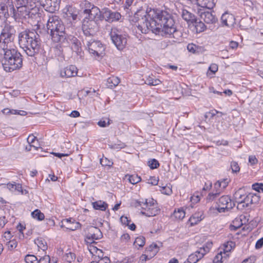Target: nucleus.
Returning a JSON list of instances; mask_svg holds the SVG:
<instances>
[{
	"label": "nucleus",
	"instance_id": "obj_1",
	"mask_svg": "<svg viewBox=\"0 0 263 263\" xmlns=\"http://www.w3.org/2000/svg\"><path fill=\"white\" fill-rule=\"evenodd\" d=\"M137 23V27L142 33L146 34L151 31L156 35L171 37L177 31L172 14L157 9L147 7Z\"/></svg>",
	"mask_w": 263,
	"mask_h": 263
},
{
	"label": "nucleus",
	"instance_id": "obj_2",
	"mask_svg": "<svg viewBox=\"0 0 263 263\" xmlns=\"http://www.w3.org/2000/svg\"><path fill=\"white\" fill-rule=\"evenodd\" d=\"M18 44L26 54L34 57L40 50L41 40L39 34L33 30L25 29L18 34Z\"/></svg>",
	"mask_w": 263,
	"mask_h": 263
},
{
	"label": "nucleus",
	"instance_id": "obj_3",
	"mask_svg": "<svg viewBox=\"0 0 263 263\" xmlns=\"http://www.w3.org/2000/svg\"><path fill=\"white\" fill-rule=\"evenodd\" d=\"M46 25L47 32L53 42L58 43L65 39V25L59 16L55 15L49 16Z\"/></svg>",
	"mask_w": 263,
	"mask_h": 263
},
{
	"label": "nucleus",
	"instance_id": "obj_4",
	"mask_svg": "<svg viewBox=\"0 0 263 263\" xmlns=\"http://www.w3.org/2000/svg\"><path fill=\"white\" fill-rule=\"evenodd\" d=\"M4 69L7 72H11L20 69L23 66V59L21 54L15 49L7 51L2 60Z\"/></svg>",
	"mask_w": 263,
	"mask_h": 263
},
{
	"label": "nucleus",
	"instance_id": "obj_5",
	"mask_svg": "<svg viewBox=\"0 0 263 263\" xmlns=\"http://www.w3.org/2000/svg\"><path fill=\"white\" fill-rule=\"evenodd\" d=\"M135 206H141L142 210L141 214L147 217L155 216L160 213V209L158 207L156 201L153 199L149 201L145 199L144 202L137 200Z\"/></svg>",
	"mask_w": 263,
	"mask_h": 263
},
{
	"label": "nucleus",
	"instance_id": "obj_6",
	"mask_svg": "<svg viewBox=\"0 0 263 263\" xmlns=\"http://www.w3.org/2000/svg\"><path fill=\"white\" fill-rule=\"evenodd\" d=\"M98 17H84L83 20L82 29L85 38L92 37L98 29L97 18Z\"/></svg>",
	"mask_w": 263,
	"mask_h": 263
},
{
	"label": "nucleus",
	"instance_id": "obj_7",
	"mask_svg": "<svg viewBox=\"0 0 263 263\" xmlns=\"http://www.w3.org/2000/svg\"><path fill=\"white\" fill-rule=\"evenodd\" d=\"M110 38L114 44L118 49H123L127 43V39L125 35L121 34V31L117 28H112L109 33Z\"/></svg>",
	"mask_w": 263,
	"mask_h": 263
},
{
	"label": "nucleus",
	"instance_id": "obj_8",
	"mask_svg": "<svg viewBox=\"0 0 263 263\" xmlns=\"http://www.w3.org/2000/svg\"><path fill=\"white\" fill-rule=\"evenodd\" d=\"M80 6L81 7V13L84 15V17L92 18L100 16L101 11L100 9L90 2L85 1L81 3Z\"/></svg>",
	"mask_w": 263,
	"mask_h": 263
},
{
	"label": "nucleus",
	"instance_id": "obj_9",
	"mask_svg": "<svg viewBox=\"0 0 263 263\" xmlns=\"http://www.w3.org/2000/svg\"><path fill=\"white\" fill-rule=\"evenodd\" d=\"M86 42V47L90 54L99 56L104 51V47L99 41H95L92 37L85 38L83 40Z\"/></svg>",
	"mask_w": 263,
	"mask_h": 263
},
{
	"label": "nucleus",
	"instance_id": "obj_10",
	"mask_svg": "<svg viewBox=\"0 0 263 263\" xmlns=\"http://www.w3.org/2000/svg\"><path fill=\"white\" fill-rule=\"evenodd\" d=\"M65 39L61 40L58 43L63 46L70 45L71 49L77 54L81 53L82 51L81 43L77 37L71 34H66Z\"/></svg>",
	"mask_w": 263,
	"mask_h": 263
},
{
	"label": "nucleus",
	"instance_id": "obj_11",
	"mask_svg": "<svg viewBox=\"0 0 263 263\" xmlns=\"http://www.w3.org/2000/svg\"><path fill=\"white\" fill-rule=\"evenodd\" d=\"M216 209L219 213L227 212L233 209L235 205L228 195L220 197L216 202Z\"/></svg>",
	"mask_w": 263,
	"mask_h": 263
},
{
	"label": "nucleus",
	"instance_id": "obj_12",
	"mask_svg": "<svg viewBox=\"0 0 263 263\" xmlns=\"http://www.w3.org/2000/svg\"><path fill=\"white\" fill-rule=\"evenodd\" d=\"M15 33L16 31L14 26L7 24L1 31L0 39L6 41V42L11 43L14 41Z\"/></svg>",
	"mask_w": 263,
	"mask_h": 263
},
{
	"label": "nucleus",
	"instance_id": "obj_13",
	"mask_svg": "<svg viewBox=\"0 0 263 263\" xmlns=\"http://www.w3.org/2000/svg\"><path fill=\"white\" fill-rule=\"evenodd\" d=\"M37 2L47 11L53 13L59 9L61 0H38Z\"/></svg>",
	"mask_w": 263,
	"mask_h": 263
},
{
	"label": "nucleus",
	"instance_id": "obj_14",
	"mask_svg": "<svg viewBox=\"0 0 263 263\" xmlns=\"http://www.w3.org/2000/svg\"><path fill=\"white\" fill-rule=\"evenodd\" d=\"M29 5L16 7V10H15V12L12 14L15 20L29 18Z\"/></svg>",
	"mask_w": 263,
	"mask_h": 263
},
{
	"label": "nucleus",
	"instance_id": "obj_15",
	"mask_svg": "<svg viewBox=\"0 0 263 263\" xmlns=\"http://www.w3.org/2000/svg\"><path fill=\"white\" fill-rule=\"evenodd\" d=\"M210 251V248H199L194 253L189 255L187 263H196Z\"/></svg>",
	"mask_w": 263,
	"mask_h": 263
},
{
	"label": "nucleus",
	"instance_id": "obj_16",
	"mask_svg": "<svg viewBox=\"0 0 263 263\" xmlns=\"http://www.w3.org/2000/svg\"><path fill=\"white\" fill-rule=\"evenodd\" d=\"M214 13L212 11L202 12L200 14V18L207 24L214 25L218 22V19Z\"/></svg>",
	"mask_w": 263,
	"mask_h": 263
},
{
	"label": "nucleus",
	"instance_id": "obj_17",
	"mask_svg": "<svg viewBox=\"0 0 263 263\" xmlns=\"http://www.w3.org/2000/svg\"><path fill=\"white\" fill-rule=\"evenodd\" d=\"M61 227L70 231H74L80 227V224L71 218L65 219L62 221Z\"/></svg>",
	"mask_w": 263,
	"mask_h": 263
},
{
	"label": "nucleus",
	"instance_id": "obj_18",
	"mask_svg": "<svg viewBox=\"0 0 263 263\" xmlns=\"http://www.w3.org/2000/svg\"><path fill=\"white\" fill-rule=\"evenodd\" d=\"M103 16L106 21L112 22L118 21L121 16L120 13L118 12L112 11L109 9H106L103 12Z\"/></svg>",
	"mask_w": 263,
	"mask_h": 263
},
{
	"label": "nucleus",
	"instance_id": "obj_19",
	"mask_svg": "<svg viewBox=\"0 0 263 263\" xmlns=\"http://www.w3.org/2000/svg\"><path fill=\"white\" fill-rule=\"evenodd\" d=\"M223 190L221 189L220 183L218 181L214 184L213 191L210 193L206 197V200L209 202L215 200L222 192Z\"/></svg>",
	"mask_w": 263,
	"mask_h": 263
},
{
	"label": "nucleus",
	"instance_id": "obj_20",
	"mask_svg": "<svg viewBox=\"0 0 263 263\" xmlns=\"http://www.w3.org/2000/svg\"><path fill=\"white\" fill-rule=\"evenodd\" d=\"M228 248H224L222 251H220L213 259V263H222L224 259H227L229 256V253L231 249L227 250Z\"/></svg>",
	"mask_w": 263,
	"mask_h": 263
},
{
	"label": "nucleus",
	"instance_id": "obj_21",
	"mask_svg": "<svg viewBox=\"0 0 263 263\" xmlns=\"http://www.w3.org/2000/svg\"><path fill=\"white\" fill-rule=\"evenodd\" d=\"M221 20L223 25L228 27L232 26L235 23L234 16L228 12H225L222 15Z\"/></svg>",
	"mask_w": 263,
	"mask_h": 263
},
{
	"label": "nucleus",
	"instance_id": "obj_22",
	"mask_svg": "<svg viewBox=\"0 0 263 263\" xmlns=\"http://www.w3.org/2000/svg\"><path fill=\"white\" fill-rule=\"evenodd\" d=\"M77 68L74 66L70 65L64 68V70L61 71L62 77L70 78L76 76L77 74Z\"/></svg>",
	"mask_w": 263,
	"mask_h": 263
},
{
	"label": "nucleus",
	"instance_id": "obj_23",
	"mask_svg": "<svg viewBox=\"0 0 263 263\" xmlns=\"http://www.w3.org/2000/svg\"><path fill=\"white\" fill-rule=\"evenodd\" d=\"M181 10V15L183 20L192 24L196 22V18L193 13L184 9H182Z\"/></svg>",
	"mask_w": 263,
	"mask_h": 263
},
{
	"label": "nucleus",
	"instance_id": "obj_24",
	"mask_svg": "<svg viewBox=\"0 0 263 263\" xmlns=\"http://www.w3.org/2000/svg\"><path fill=\"white\" fill-rule=\"evenodd\" d=\"M89 236L95 240L100 239L102 237V234L100 230L96 227H90L88 229Z\"/></svg>",
	"mask_w": 263,
	"mask_h": 263
},
{
	"label": "nucleus",
	"instance_id": "obj_25",
	"mask_svg": "<svg viewBox=\"0 0 263 263\" xmlns=\"http://www.w3.org/2000/svg\"><path fill=\"white\" fill-rule=\"evenodd\" d=\"M245 202L249 206L259 202V196L255 194L250 193L244 198Z\"/></svg>",
	"mask_w": 263,
	"mask_h": 263
},
{
	"label": "nucleus",
	"instance_id": "obj_26",
	"mask_svg": "<svg viewBox=\"0 0 263 263\" xmlns=\"http://www.w3.org/2000/svg\"><path fill=\"white\" fill-rule=\"evenodd\" d=\"M187 49L190 52L196 54L202 53L204 51L203 47L196 45L193 43L189 44L187 46Z\"/></svg>",
	"mask_w": 263,
	"mask_h": 263
},
{
	"label": "nucleus",
	"instance_id": "obj_27",
	"mask_svg": "<svg viewBox=\"0 0 263 263\" xmlns=\"http://www.w3.org/2000/svg\"><path fill=\"white\" fill-rule=\"evenodd\" d=\"M197 4L201 7L211 9L215 6V0H196Z\"/></svg>",
	"mask_w": 263,
	"mask_h": 263
},
{
	"label": "nucleus",
	"instance_id": "obj_28",
	"mask_svg": "<svg viewBox=\"0 0 263 263\" xmlns=\"http://www.w3.org/2000/svg\"><path fill=\"white\" fill-rule=\"evenodd\" d=\"M203 218V213L199 212L194 213L190 218L189 221L191 226L195 225Z\"/></svg>",
	"mask_w": 263,
	"mask_h": 263
},
{
	"label": "nucleus",
	"instance_id": "obj_29",
	"mask_svg": "<svg viewBox=\"0 0 263 263\" xmlns=\"http://www.w3.org/2000/svg\"><path fill=\"white\" fill-rule=\"evenodd\" d=\"M29 18H34L36 15L39 14V8L35 6L34 3L32 2V3L29 4Z\"/></svg>",
	"mask_w": 263,
	"mask_h": 263
},
{
	"label": "nucleus",
	"instance_id": "obj_30",
	"mask_svg": "<svg viewBox=\"0 0 263 263\" xmlns=\"http://www.w3.org/2000/svg\"><path fill=\"white\" fill-rule=\"evenodd\" d=\"M93 208L95 210L104 211L108 207V204L102 200H98L92 203Z\"/></svg>",
	"mask_w": 263,
	"mask_h": 263
},
{
	"label": "nucleus",
	"instance_id": "obj_31",
	"mask_svg": "<svg viewBox=\"0 0 263 263\" xmlns=\"http://www.w3.org/2000/svg\"><path fill=\"white\" fill-rule=\"evenodd\" d=\"M120 82V79L118 77L111 76L107 79V85L108 87L112 88L117 86Z\"/></svg>",
	"mask_w": 263,
	"mask_h": 263
},
{
	"label": "nucleus",
	"instance_id": "obj_32",
	"mask_svg": "<svg viewBox=\"0 0 263 263\" xmlns=\"http://www.w3.org/2000/svg\"><path fill=\"white\" fill-rule=\"evenodd\" d=\"M161 81L156 79L155 77L153 75L149 76L145 80V83L152 86H156L160 84Z\"/></svg>",
	"mask_w": 263,
	"mask_h": 263
},
{
	"label": "nucleus",
	"instance_id": "obj_33",
	"mask_svg": "<svg viewBox=\"0 0 263 263\" xmlns=\"http://www.w3.org/2000/svg\"><path fill=\"white\" fill-rule=\"evenodd\" d=\"M245 197L244 190L241 189L238 190L234 194V199L236 202H239L240 201H243V199Z\"/></svg>",
	"mask_w": 263,
	"mask_h": 263
},
{
	"label": "nucleus",
	"instance_id": "obj_34",
	"mask_svg": "<svg viewBox=\"0 0 263 263\" xmlns=\"http://www.w3.org/2000/svg\"><path fill=\"white\" fill-rule=\"evenodd\" d=\"M241 219L239 217H236L233 221L232 223L230 225V228L231 230L235 231L240 228L243 224L241 221Z\"/></svg>",
	"mask_w": 263,
	"mask_h": 263
},
{
	"label": "nucleus",
	"instance_id": "obj_35",
	"mask_svg": "<svg viewBox=\"0 0 263 263\" xmlns=\"http://www.w3.org/2000/svg\"><path fill=\"white\" fill-rule=\"evenodd\" d=\"M88 250L92 255L98 256L101 259L104 257L102 251L98 248H88Z\"/></svg>",
	"mask_w": 263,
	"mask_h": 263
},
{
	"label": "nucleus",
	"instance_id": "obj_36",
	"mask_svg": "<svg viewBox=\"0 0 263 263\" xmlns=\"http://www.w3.org/2000/svg\"><path fill=\"white\" fill-rule=\"evenodd\" d=\"M193 24L195 26L196 32L198 33L204 31L206 27L205 24L201 21L197 22V19L196 22H195Z\"/></svg>",
	"mask_w": 263,
	"mask_h": 263
},
{
	"label": "nucleus",
	"instance_id": "obj_37",
	"mask_svg": "<svg viewBox=\"0 0 263 263\" xmlns=\"http://www.w3.org/2000/svg\"><path fill=\"white\" fill-rule=\"evenodd\" d=\"M173 215L176 219L182 220L185 217V213L183 209L181 208L178 209L177 211L175 210Z\"/></svg>",
	"mask_w": 263,
	"mask_h": 263
},
{
	"label": "nucleus",
	"instance_id": "obj_38",
	"mask_svg": "<svg viewBox=\"0 0 263 263\" xmlns=\"http://www.w3.org/2000/svg\"><path fill=\"white\" fill-rule=\"evenodd\" d=\"M1 3L9 9L11 14H13V13L15 12V9L12 0H4V2H2Z\"/></svg>",
	"mask_w": 263,
	"mask_h": 263
},
{
	"label": "nucleus",
	"instance_id": "obj_39",
	"mask_svg": "<svg viewBox=\"0 0 263 263\" xmlns=\"http://www.w3.org/2000/svg\"><path fill=\"white\" fill-rule=\"evenodd\" d=\"M9 9L1 3L0 5V18L2 17L8 18L9 16Z\"/></svg>",
	"mask_w": 263,
	"mask_h": 263
},
{
	"label": "nucleus",
	"instance_id": "obj_40",
	"mask_svg": "<svg viewBox=\"0 0 263 263\" xmlns=\"http://www.w3.org/2000/svg\"><path fill=\"white\" fill-rule=\"evenodd\" d=\"M31 215L34 218L38 220H42L45 218L44 214L38 209H36L32 212L31 213Z\"/></svg>",
	"mask_w": 263,
	"mask_h": 263
},
{
	"label": "nucleus",
	"instance_id": "obj_41",
	"mask_svg": "<svg viewBox=\"0 0 263 263\" xmlns=\"http://www.w3.org/2000/svg\"><path fill=\"white\" fill-rule=\"evenodd\" d=\"M145 239L143 236H140L137 237L134 242V245L136 246L143 247L145 245Z\"/></svg>",
	"mask_w": 263,
	"mask_h": 263
},
{
	"label": "nucleus",
	"instance_id": "obj_42",
	"mask_svg": "<svg viewBox=\"0 0 263 263\" xmlns=\"http://www.w3.org/2000/svg\"><path fill=\"white\" fill-rule=\"evenodd\" d=\"M158 248H146L145 251H148V256L149 259H151L155 256L158 252Z\"/></svg>",
	"mask_w": 263,
	"mask_h": 263
},
{
	"label": "nucleus",
	"instance_id": "obj_43",
	"mask_svg": "<svg viewBox=\"0 0 263 263\" xmlns=\"http://www.w3.org/2000/svg\"><path fill=\"white\" fill-rule=\"evenodd\" d=\"M148 165L153 170L159 166V163L156 159H153L148 161Z\"/></svg>",
	"mask_w": 263,
	"mask_h": 263
},
{
	"label": "nucleus",
	"instance_id": "obj_44",
	"mask_svg": "<svg viewBox=\"0 0 263 263\" xmlns=\"http://www.w3.org/2000/svg\"><path fill=\"white\" fill-rule=\"evenodd\" d=\"M34 243L35 245H37V247H45L47 246V243L45 240L42 238V237H39L34 240Z\"/></svg>",
	"mask_w": 263,
	"mask_h": 263
},
{
	"label": "nucleus",
	"instance_id": "obj_45",
	"mask_svg": "<svg viewBox=\"0 0 263 263\" xmlns=\"http://www.w3.org/2000/svg\"><path fill=\"white\" fill-rule=\"evenodd\" d=\"M32 3V0H15L16 7L17 6L28 5Z\"/></svg>",
	"mask_w": 263,
	"mask_h": 263
},
{
	"label": "nucleus",
	"instance_id": "obj_46",
	"mask_svg": "<svg viewBox=\"0 0 263 263\" xmlns=\"http://www.w3.org/2000/svg\"><path fill=\"white\" fill-rule=\"evenodd\" d=\"M128 180L130 183L135 184L141 181V178L137 175H130Z\"/></svg>",
	"mask_w": 263,
	"mask_h": 263
},
{
	"label": "nucleus",
	"instance_id": "obj_47",
	"mask_svg": "<svg viewBox=\"0 0 263 263\" xmlns=\"http://www.w3.org/2000/svg\"><path fill=\"white\" fill-rule=\"evenodd\" d=\"M36 260L37 257L33 255L28 254L25 258V261L26 263H34Z\"/></svg>",
	"mask_w": 263,
	"mask_h": 263
},
{
	"label": "nucleus",
	"instance_id": "obj_48",
	"mask_svg": "<svg viewBox=\"0 0 263 263\" xmlns=\"http://www.w3.org/2000/svg\"><path fill=\"white\" fill-rule=\"evenodd\" d=\"M218 182L220 183L221 189L224 191V190L228 185V184L230 182V179L228 178H224L222 179V180H218Z\"/></svg>",
	"mask_w": 263,
	"mask_h": 263
},
{
	"label": "nucleus",
	"instance_id": "obj_49",
	"mask_svg": "<svg viewBox=\"0 0 263 263\" xmlns=\"http://www.w3.org/2000/svg\"><path fill=\"white\" fill-rule=\"evenodd\" d=\"M231 167L233 173H238L240 171V167L238 165V164L236 161L231 162Z\"/></svg>",
	"mask_w": 263,
	"mask_h": 263
},
{
	"label": "nucleus",
	"instance_id": "obj_50",
	"mask_svg": "<svg viewBox=\"0 0 263 263\" xmlns=\"http://www.w3.org/2000/svg\"><path fill=\"white\" fill-rule=\"evenodd\" d=\"M100 163L103 166H110L112 165L113 162L109 160L107 158H103L100 159Z\"/></svg>",
	"mask_w": 263,
	"mask_h": 263
},
{
	"label": "nucleus",
	"instance_id": "obj_51",
	"mask_svg": "<svg viewBox=\"0 0 263 263\" xmlns=\"http://www.w3.org/2000/svg\"><path fill=\"white\" fill-rule=\"evenodd\" d=\"M252 189L258 192H263V184L256 183L252 185Z\"/></svg>",
	"mask_w": 263,
	"mask_h": 263
},
{
	"label": "nucleus",
	"instance_id": "obj_52",
	"mask_svg": "<svg viewBox=\"0 0 263 263\" xmlns=\"http://www.w3.org/2000/svg\"><path fill=\"white\" fill-rule=\"evenodd\" d=\"M161 192L162 193L167 195H170L172 193V189L168 186L162 187Z\"/></svg>",
	"mask_w": 263,
	"mask_h": 263
},
{
	"label": "nucleus",
	"instance_id": "obj_53",
	"mask_svg": "<svg viewBox=\"0 0 263 263\" xmlns=\"http://www.w3.org/2000/svg\"><path fill=\"white\" fill-rule=\"evenodd\" d=\"M67 16L69 17L70 20L71 19V20L73 22L77 21V20H80L78 14L76 13H71L69 12L67 14Z\"/></svg>",
	"mask_w": 263,
	"mask_h": 263
},
{
	"label": "nucleus",
	"instance_id": "obj_54",
	"mask_svg": "<svg viewBox=\"0 0 263 263\" xmlns=\"http://www.w3.org/2000/svg\"><path fill=\"white\" fill-rule=\"evenodd\" d=\"M256 258L255 256H251L248 258L244 259L242 263H254L256 261Z\"/></svg>",
	"mask_w": 263,
	"mask_h": 263
},
{
	"label": "nucleus",
	"instance_id": "obj_55",
	"mask_svg": "<svg viewBox=\"0 0 263 263\" xmlns=\"http://www.w3.org/2000/svg\"><path fill=\"white\" fill-rule=\"evenodd\" d=\"M237 203L238 204L237 208L239 210H242L246 208L249 207V205H247V204H246V202H245L244 199H243V201H240V202H237Z\"/></svg>",
	"mask_w": 263,
	"mask_h": 263
},
{
	"label": "nucleus",
	"instance_id": "obj_56",
	"mask_svg": "<svg viewBox=\"0 0 263 263\" xmlns=\"http://www.w3.org/2000/svg\"><path fill=\"white\" fill-rule=\"evenodd\" d=\"M120 221L123 224L128 226L130 222V219H129L127 216H122L120 217Z\"/></svg>",
	"mask_w": 263,
	"mask_h": 263
},
{
	"label": "nucleus",
	"instance_id": "obj_57",
	"mask_svg": "<svg viewBox=\"0 0 263 263\" xmlns=\"http://www.w3.org/2000/svg\"><path fill=\"white\" fill-rule=\"evenodd\" d=\"M27 142L29 144H33V143H34L36 142H37V139L36 137L32 135H30L27 138Z\"/></svg>",
	"mask_w": 263,
	"mask_h": 263
},
{
	"label": "nucleus",
	"instance_id": "obj_58",
	"mask_svg": "<svg viewBox=\"0 0 263 263\" xmlns=\"http://www.w3.org/2000/svg\"><path fill=\"white\" fill-rule=\"evenodd\" d=\"M200 200V198L199 195H195L194 194L191 196L190 200L192 203H196L199 202Z\"/></svg>",
	"mask_w": 263,
	"mask_h": 263
},
{
	"label": "nucleus",
	"instance_id": "obj_59",
	"mask_svg": "<svg viewBox=\"0 0 263 263\" xmlns=\"http://www.w3.org/2000/svg\"><path fill=\"white\" fill-rule=\"evenodd\" d=\"M134 0H125V3H123V8L125 9H129L132 5Z\"/></svg>",
	"mask_w": 263,
	"mask_h": 263
},
{
	"label": "nucleus",
	"instance_id": "obj_60",
	"mask_svg": "<svg viewBox=\"0 0 263 263\" xmlns=\"http://www.w3.org/2000/svg\"><path fill=\"white\" fill-rule=\"evenodd\" d=\"M218 66L215 63L212 64L209 68V70L211 71L213 73H215V72L218 71Z\"/></svg>",
	"mask_w": 263,
	"mask_h": 263
},
{
	"label": "nucleus",
	"instance_id": "obj_61",
	"mask_svg": "<svg viewBox=\"0 0 263 263\" xmlns=\"http://www.w3.org/2000/svg\"><path fill=\"white\" fill-rule=\"evenodd\" d=\"M85 241L87 245H91L93 243H97L95 240L91 238V237L89 236L88 233L86 237Z\"/></svg>",
	"mask_w": 263,
	"mask_h": 263
},
{
	"label": "nucleus",
	"instance_id": "obj_62",
	"mask_svg": "<svg viewBox=\"0 0 263 263\" xmlns=\"http://www.w3.org/2000/svg\"><path fill=\"white\" fill-rule=\"evenodd\" d=\"M249 162L252 164L254 165L256 164L258 162V160L257 159L255 156L251 155L249 157Z\"/></svg>",
	"mask_w": 263,
	"mask_h": 263
},
{
	"label": "nucleus",
	"instance_id": "obj_63",
	"mask_svg": "<svg viewBox=\"0 0 263 263\" xmlns=\"http://www.w3.org/2000/svg\"><path fill=\"white\" fill-rule=\"evenodd\" d=\"M50 258L49 256L46 255L40 259V263H49Z\"/></svg>",
	"mask_w": 263,
	"mask_h": 263
},
{
	"label": "nucleus",
	"instance_id": "obj_64",
	"mask_svg": "<svg viewBox=\"0 0 263 263\" xmlns=\"http://www.w3.org/2000/svg\"><path fill=\"white\" fill-rule=\"evenodd\" d=\"M4 237L6 240H9L12 238V235L10 231H7L4 233Z\"/></svg>",
	"mask_w": 263,
	"mask_h": 263
}]
</instances>
